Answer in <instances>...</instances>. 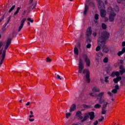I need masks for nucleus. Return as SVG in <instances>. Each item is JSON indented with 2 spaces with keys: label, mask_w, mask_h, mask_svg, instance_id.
<instances>
[{
  "label": "nucleus",
  "mask_w": 125,
  "mask_h": 125,
  "mask_svg": "<svg viewBox=\"0 0 125 125\" xmlns=\"http://www.w3.org/2000/svg\"><path fill=\"white\" fill-rule=\"evenodd\" d=\"M110 37V34L106 31L103 32L101 34L99 33V37L98 39V43L99 45L103 47V51L104 53H107L109 52V48L105 45L106 40H108Z\"/></svg>",
  "instance_id": "f257e3e1"
},
{
  "label": "nucleus",
  "mask_w": 125,
  "mask_h": 125,
  "mask_svg": "<svg viewBox=\"0 0 125 125\" xmlns=\"http://www.w3.org/2000/svg\"><path fill=\"white\" fill-rule=\"evenodd\" d=\"M103 95H104V92H101L98 95V97L100 98L99 101L100 104H103L104 103V104L103 105L102 114H103V115H105L106 114V108L107 107V105H108V103L105 102V100L101 98Z\"/></svg>",
  "instance_id": "f03ea898"
},
{
  "label": "nucleus",
  "mask_w": 125,
  "mask_h": 125,
  "mask_svg": "<svg viewBox=\"0 0 125 125\" xmlns=\"http://www.w3.org/2000/svg\"><path fill=\"white\" fill-rule=\"evenodd\" d=\"M11 38H8L6 42V44L4 47V50L3 51L2 55V59L1 60V62H0V65L3 63V61L4 60V59L5 58V53L6 52V49L8 48V46L10 45V44L11 43Z\"/></svg>",
  "instance_id": "7ed1b4c3"
},
{
  "label": "nucleus",
  "mask_w": 125,
  "mask_h": 125,
  "mask_svg": "<svg viewBox=\"0 0 125 125\" xmlns=\"http://www.w3.org/2000/svg\"><path fill=\"white\" fill-rule=\"evenodd\" d=\"M99 9H100V14L101 17H105L106 16V11L103 8H105L104 3L102 1H99L98 3Z\"/></svg>",
  "instance_id": "20e7f679"
},
{
  "label": "nucleus",
  "mask_w": 125,
  "mask_h": 125,
  "mask_svg": "<svg viewBox=\"0 0 125 125\" xmlns=\"http://www.w3.org/2000/svg\"><path fill=\"white\" fill-rule=\"evenodd\" d=\"M108 12H110L109 16V20L110 22H113L114 21V17L116 16V14L114 13L113 9L111 7H109L107 9Z\"/></svg>",
  "instance_id": "39448f33"
},
{
  "label": "nucleus",
  "mask_w": 125,
  "mask_h": 125,
  "mask_svg": "<svg viewBox=\"0 0 125 125\" xmlns=\"http://www.w3.org/2000/svg\"><path fill=\"white\" fill-rule=\"evenodd\" d=\"M83 74H86V82L88 83H90V79L89 78V70L88 69H84L83 70Z\"/></svg>",
  "instance_id": "423d86ee"
},
{
  "label": "nucleus",
  "mask_w": 125,
  "mask_h": 125,
  "mask_svg": "<svg viewBox=\"0 0 125 125\" xmlns=\"http://www.w3.org/2000/svg\"><path fill=\"white\" fill-rule=\"evenodd\" d=\"M83 61L82 59H80L79 65V73L82 74L83 72Z\"/></svg>",
  "instance_id": "0eeeda50"
},
{
  "label": "nucleus",
  "mask_w": 125,
  "mask_h": 125,
  "mask_svg": "<svg viewBox=\"0 0 125 125\" xmlns=\"http://www.w3.org/2000/svg\"><path fill=\"white\" fill-rule=\"evenodd\" d=\"M89 1V0H86V2L85 3V8L83 12L84 15H86V13H87V12L88 11L89 7L88 5H87V3H88Z\"/></svg>",
  "instance_id": "6e6552de"
},
{
  "label": "nucleus",
  "mask_w": 125,
  "mask_h": 125,
  "mask_svg": "<svg viewBox=\"0 0 125 125\" xmlns=\"http://www.w3.org/2000/svg\"><path fill=\"white\" fill-rule=\"evenodd\" d=\"M25 21H26V18H24L21 21V24L20 27H19V32H20L21 30H22V28H23V27L24 26V23H25Z\"/></svg>",
  "instance_id": "1a4fd4ad"
},
{
  "label": "nucleus",
  "mask_w": 125,
  "mask_h": 125,
  "mask_svg": "<svg viewBox=\"0 0 125 125\" xmlns=\"http://www.w3.org/2000/svg\"><path fill=\"white\" fill-rule=\"evenodd\" d=\"M84 59L86 63V66H87V67H89V66H90V60H89V59L87 57V56L86 55H85Z\"/></svg>",
  "instance_id": "9d476101"
},
{
  "label": "nucleus",
  "mask_w": 125,
  "mask_h": 125,
  "mask_svg": "<svg viewBox=\"0 0 125 125\" xmlns=\"http://www.w3.org/2000/svg\"><path fill=\"white\" fill-rule=\"evenodd\" d=\"M91 34H92V31L91 30V27H89L87 29V30L86 32V37H89V36H90L91 35Z\"/></svg>",
  "instance_id": "9b49d317"
},
{
  "label": "nucleus",
  "mask_w": 125,
  "mask_h": 125,
  "mask_svg": "<svg viewBox=\"0 0 125 125\" xmlns=\"http://www.w3.org/2000/svg\"><path fill=\"white\" fill-rule=\"evenodd\" d=\"M82 112L80 111H78L76 112V116L77 118H78V119H80V120H82L83 116H82Z\"/></svg>",
  "instance_id": "f8f14e48"
},
{
  "label": "nucleus",
  "mask_w": 125,
  "mask_h": 125,
  "mask_svg": "<svg viewBox=\"0 0 125 125\" xmlns=\"http://www.w3.org/2000/svg\"><path fill=\"white\" fill-rule=\"evenodd\" d=\"M103 57V54H102V53L101 52L98 53L96 57V59L97 60H100V59H101V58H102Z\"/></svg>",
  "instance_id": "ddd939ff"
},
{
  "label": "nucleus",
  "mask_w": 125,
  "mask_h": 125,
  "mask_svg": "<svg viewBox=\"0 0 125 125\" xmlns=\"http://www.w3.org/2000/svg\"><path fill=\"white\" fill-rule=\"evenodd\" d=\"M76 109H77L76 104H73L72 105H71V106L70 107L69 111L74 112V111H75Z\"/></svg>",
  "instance_id": "4468645a"
},
{
  "label": "nucleus",
  "mask_w": 125,
  "mask_h": 125,
  "mask_svg": "<svg viewBox=\"0 0 125 125\" xmlns=\"http://www.w3.org/2000/svg\"><path fill=\"white\" fill-rule=\"evenodd\" d=\"M122 80V77H117L116 78H114L113 79V82L114 83H118L120 81Z\"/></svg>",
  "instance_id": "2eb2a0df"
},
{
  "label": "nucleus",
  "mask_w": 125,
  "mask_h": 125,
  "mask_svg": "<svg viewBox=\"0 0 125 125\" xmlns=\"http://www.w3.org/2000/svg\"><path fill=\"white\" fill-rule=\"evenodd\" d=\"M120 73L121 75H124V73H125V68H124V66L123 65H120Z\"/></svg>",
  "instance_id": "dca6fc26"
},
{
  "label": "nucleus",
  "mask_w": 125,
  "mask_h": 125,
  "mask_svg": "<svg viewBox=\"0 0 125 125\" xmlns=\"http://www.w3.org/2000/svg\"><path fill=\"white\" fill-rule=\"evenodd\" d=\"M88 115L90 116V120H93L94 119V113L93 112H89Z\"/></svg>",
  "instance_id": "f3484780"
},
{
  "label": "nucleus",
  "mask_w": 125,
  "mask_h": 125,
  "mask_svg": "<svg viewBox=\"0 0 125 125\" xmlns=\"http://www.w3.org/2000/svg\"><path fill=\"white\" fill-rule=\"evenodd\" d=\"M118 89H119V85H116L115 86V89H113L112 90V92L113 93H117V92L118 91Z\"/></svg>",
  "instance_id": "a211bd4d"
},
{
  "label": "nucleus",
  "mask_w": 125,
  "mask_h": 125,
  "mask_svg": "<svg viewBox=\"0 0 125 125\" xmlns=\"http://www.w3.org/2000/svg\"><path fill=\"white\" fill-rule=\"evenodd\" d=\"M125 52V47H124L122 49V51H119L118 53V56H121L122 54H124V53Z\"/></svg>",
  "instance_id": "6ab92c4d"
},
{
  "label": "nucleus",
  "mask_w": 125,
  "mask_h": 125,
  "mask_svg": "<svg viewBox=\"0 0 125 125\" xmlns=\"http://www.w3.org/2000/svg\"><path fill=\"white\" fill-rule=\"evenodd\" d=\"M74 52L75 54H76V55H78L79 54V49H78V47H75L74 49Z\"/></svg>",
  "instance_id": "aec40b11"
},
{
  "label": "nucleus",
  "mask_w": 125,
  "mask_h": 125,
  "mask_svg": "<svg viewBox=\"0 0 125 125\" xmlns=\"http://www.w3.org/2000/svg\"><path fill=\"white\" fill-rule=\"evenodd\" d=\"M88 118V114H86L85 116L84 117L83 119L81 120L82 123H83V122H85V120H87Z\"/></svg>",
  "instance_id": "412c9836"
},
{
  "label": "nucleus",
  "mask_w": 125,
  "mask_h": 125,
  "mask_svg": "<svg viewBox=\"0 0 125 125\" xmlns=\"http://www.w3.org/2000/svg\"><path fill=\"white\" fill-rule=\"evenodd\" d=\"M92 91L94 92H99V91H100V89L96 87H95L92 89Z\"/></svg>",
  "instance_id": "4be33fe9"
},
{
  "label": "nucleus",
  "mask_w": 125,
  "mask_h": 125,
  "mask_svg": "<svg viewBox=\"0 0 125 125\" xmlns=\"http://www.w3.org/2000/svg\"><path fill=\"white\" fill-rule=\"evenodd\" d=\"M21 9V6L20 7H18L16 11L14 13V15H17V14H18L19 13V10Z\"/></svg>",
  "instance_id": "5701e85b"
},
{
  "label": "nucleus",
  "mask_w": 125,
  "mask_h": 125,
  "mask_svg": "<svg viewBox=\"0 0 125 125\" xmlns=\"http://www.w3.org/2000/svg\"><path fill=\"white\" fill-rule=\"evenodd\" d=\"M29 122H34L35 121L34 115H29Z\"/></svg>",
  "instance_id": "b1692460"
},
{
  "label": "nucleus",
  "mask_w": 125,
  "mask_h": 125,
  "mask_svg": "<svg viewBox=\"0 0 125 125\" xmlns=\"http://www.w3.org/2000/svg\"><path fill=\"white\" fill-rule=\"evenodd\" d=\"M94 108L96 109H99V108H101V105L99 104H97L96 105H95Z\"/></svg>",
  "instance_id": "393cba45"
},
{
  "label": "nucleus",
  "mask_w": 125,
  "mask_h": 125,
  "mask_svg": "<svg viewBox=\"0 0 125 125\" xmlns=\"http://www.w3.org/2000/svg\"><path fill=\"white\" fill-rule=\"evenodd\" d=\"M117 2L118 3H125V0H117Z\"/></svg>",
  "instance_id": "a878e982"
},
{
  "label": "nucleus",
  "mask_w": 125,
  "mask_h": 125,
  "mask_svg": "<svg viewBox=\"0 0 125 125\" xmlns=\"http://www.w3.org/2000/svg\"><path fill=\"white\" fill-rule=\"evenodd\" d=\"M102 27L104 30H105V29L107 28V26L104 23H102Z\"/></svg>",
  "instance_id": "bb28decb"
},
{
  "label": "nucleus",
  "mask_w": 125,
  "mask_h": 125,
  "mask_svg": "<svg viewBox=\"0 0 125 125\" xmlns=\"http://www.w3.org/2000/svg\"><path fill=\"white\" fill-rule=\"evenodd\" d=\"M14 8H15V5H14L12 6V7L9 10V13L11 12V11H12L13 9H14Z\"/></svg>",
  "instance_id": "cd10ccee"
},
{
  "label": "nucleus",
  "mask_w": 125,
  "mask_h": 125,
  "mask_svg": "<svg viewBox=\"0 0 125 125\" xmlns=\"http://www.w3.org/2000/svg\"><path fill=\"white\" fill-rule=\"evenodd\" d=\"M94 18L96 20H98V19H99V15L97 14H96L95 15Z\"/></svg>",
  "instance_id": "c85d7f7f"
},
{
  "label": "nucleus",
  "mask_w": 125,
  "mask_h": 125,
  "mask_svg": "<svg viewBox=\"0 0 125 125\" xmlns=\"http://www.w3.org/2000/svg\"><path fill=\"white\" fill-rule=\"evenodd\" d=\"M70 116H71V113H66V118L67 119H69V117H70Z\"/></svg>",
  "instance_id": "c756f323"
},
{
  "label": "nucleus",
  "mask_w": 125,
  "mask_h": 125,
  "mask_svg": "<svg viewBox=\"0 0 125 125\" xmlns=\"http://www.w3.org/2000/svg\"><path fill=\"white\" fill-rule=\"evenodd\" d=\"M100 48H101V47L98 45L96 48V51H99L100 50Z\"/></svg>",
  "instance_id": "7c9ffc66"
},
{
  "label": "nucleus",
  "mask_w": 125,
  "mask_h": 125,
  "mask_svg": "<svg viewBox=\"0 0 125 125\" xmlns=\"http://www.w3.org/2000/svg\"><path fill=\"white\" fill-rule=\"evenodd\" d=\"M27 21H29V22H31V23H33L34 22V20H32L30 18H28L27 19Z\"/></svg>",
  "instance_id": "2f4dec72"
},
{
  "label": "nucleus",
  "mask_w": 125,
  "mask_h": 125,
  "mask_svg": "<svg viewBox=\"0 0 125 125\" xmlns=\"http://www.w3.org/2000/svg\"><path fill=\"white\" fill-rule=\"evenodd\" d=\"M104 63H107V62H108V58H104Z\"/></svg>",
  "instance_id": "473e14b6"
},
{
  "label": "nucleus",
  "mask_w": 125,
  "mask_h": 125,
  "mask_svg": "<svg viewBox=\"0 0 125 125\" xmlns=\"http://www.w3.org/2000/svg\"><path fill=\"white\" fill-rule=\"evenodd\" d=\"M89 95L90 96H96V94H95V93H89Z\"/></svg>",
  "instance_id": "72a5a7b5"
},
{
  "label": "nucleus",
  "mask_w": 125,
  "mask_h": 125,
  "mask_svg": "<svg viewBox=\"0 0 125 125\" xmlns=\"http://www.w3.org/2000/svg\"><path fill=\"white\" fill-rule=\"evenodd\" d=\"M115 76H116V77H119V76H120V72H119L118 71L115 72Z\"/></svg>",
  "instance_id": "f704fd0d"
},
{
  "label": "nucleus",
  "mask_w": 125,
  "mask_h": 125,
  "mask_svg": "<svg viewBox=\"0 0 125 125\" xmlns=\"http://www.w3.org/2000/svg\"><path fill=\"white\" fill-rule=\"evenodd\" d=\"M115 10L116 12H118V11L120 10V9H119V7L116 6L115 8Z\"/></svg>",
  "instance_id": "c9c22d12"
},
{
  "label": "nucleus",
  "mask_w": 125,
  "mask_h": 125,
  "mask_svg": "<svg viewBox=\"0 0 125 125\" xmlns=\"http://www.w3.org/2000/svg\"><path fill=\"white\" fill-rule=\"evenodd\" d=\"M3 43L1 42H0V49L2 46ZM1 54V50L0 51V55Z\"/></svg>",
  "instance_id": "e433bc0d"
},
{
  "label": "nucleus",
  "mask_w": 125,
  "mask_h": 125,
  "mask_svg": "<svg viewBox=\"0 0 125 125\" xmlns=\"http://www.w3.org/2000/svg\"><path fill=\"white\" fill-rule=\"evenodd\" d=\"M90 47H91V44H87V45H86V48H90Z\"/></svg>",
  "instance_id": "4c0bfd02"
},
{
  "label": "nucleus",
  "mask_w": 125,
  "mask_h": 125,
  "mask_svg": "<svg viewBox=\"0 0 125 125\" xmlns=\"http://www.w3.org/2000/svg\"><path fill=\"white\" fill-rule=\"evenodd\" d=\"M57 79H58L59 80H62V78H61V77L60 75H57Z\"/></svg>",
  "instance_id": "58836bf2"
},
{
  "label": "nucleus",
  "mask_w": 125,
  "mask_h": 125,
  "mask_svg": "<svg viewBox=\"0 0 125 125\" xmlns=\"http://www.w3.org/2000/svg\"><path fill=\"white\" fill-rule=\"evenodd\" d=\"M108 79H109V77H106L105 78V83H108V82H109V81H108Z\"/></svg>",
  "instance_id": "ea45409f"
},
{
  "label": "nucleus",
  "mask_w": 125,
  "mask_h": 125,
  "mask_svg": "<svg viewBox=\"0 0 125 125\" xmlns=\"http://www.w3.org/2000/svg\"><path fill=\"white\" fill-rule=\"evenodd\" d=\"M51 61V60L49 59V58H46V62H50Z\"/></svg>",
  "instance_id": "a19ab883"
},
{
  "label": "nucleus",
  "mask_w": 125,
  "mask_h": 125,
  "mask_svg": "<svg viewBox=\"0 0 125 125\" xmlns=\"http://www.w3.org/2000/svg\"><path fill=\"white\" fill-rule=\"evenodd\" d=\"M111 77H112L113 78H114V77H115V76H116V74H115V72H112L111 75Z\"/></svg>",
  "instance_id": "79ce46f5"
},
{
  "label": "nucleus",
  "mask_w": 125,
  "mask_h": 125,
  "mask_svg": "<svg viewBox=\"0 0 125 125\" xmlns=\"http://www.w3.org/2000/svg\"><path fill=\"white\" fill-rule=\"evenodd\" d=\"M104 120V117H102L101 119H99V122H102Z\"/></svg>",
  "instance_id": "37998d69"
},
{
  "label": "nucleus",
  "mask_w": 125,
  "mask_h": 125,
  "mask_svg": "<svg viewBox=\"0 0 125 125\" xmlns=\"http://www.w3.org/2000/svg\"><path fill=\"white\" fill-rule=\"evenodd\" d=\"M77 45L78 48H80V47H81V43H78L77 44Z\"/></svg>",
  "instance_id": "c03bdc74"
},
{
  "label": "nucleus",
  "mask_w": 125,
  "mask_h": 125,
  "mask_svg": "<svg viewBox=\"0 0 125 125\" xmlns=\"http://www.w3.org/2000/svg\"><path fill=\"white\" fill-rule=\"evenodd\" d=\"M98 125V121H96L94 122V125Z\"/></svg>",
  "instance_id": "a18cd8bd"
},
{
  "label": "nucleus",
  "mask_w": 125,
  "mask_h": 125,
  "mask_svg": "<svg viewBox=\"0 0 125 125\" xmlns=\"http://www.w3.org/2000/svg\"><path fill=\"white\" fill-rule=\"evenodd\" d=\"M96 35H97V33H96V32H94V33H93V36L94 37H96Z\"/></svg>",
  "instance_id": "49530a36"
},
{
  "label": "nucleus",
  "mask_w": 125,
  "mask_h": 125,
  "mask_svg": "<svg viewBox=\"0 0 125 125\" xmlns=\"http://www.w3.org/2000/svg\"><path fill=\"white\" fill-rule=\"evenodd\" d=\"M108 21V18H104V22H107Z\"/></svg>",
  "instance_id": "de8ad7c7"
},
{
  "label": "nucleus",
  "mask_w": 125,
  "mask_h": 125,
  "mask_svg": "<svg viewBox=\"0 0 125 125\" xmlns=\"http://www.w3.org/2000/svg\"><path fill=\"white\" fill-rule=\"evenodd\" d=\"M108 94L110 96H112V93H111V92H108Z\"/></svg>",
  "instance_id": "09e8293b"
},
{
  "label": "nucleus",
  "mask_w": 125,
  "mask_h": 125,
  "mask_svg": "<svg viewBox=\"0 0 125 125\" xmlns=\"http://www.w3.org/2000/svg\"><path fill=\"white\" fill-rule=\"evenodd\" d=\"M87 42H90V39H87L86 40Z\"/></svg>",
  "instance_id": "8fccbe9b"
},
{
  "label": "nucleus",
  "mask_w": 125,
  "mask_h": 125,
  "mask_svg": "<svg viewBox=\"0 0 125 125\" xmlns=\"http://www.w3.org/2000/svg\"><path fill=\"white\" fill-rule=\"evenodd\" d=\"M30 116H34L33 115V111H30Z\"/></svg>",
  "instance_id": "3c124183"
},
{
  "label": "nucleus",
  "mask_w": 125,
  "mask_h": 125,
  "mask_svg": "<svg viewBox=\"0 0 125 125\" xmlns=\"http://www.w3.org/2000/svg\"><path fill=\"white\" fill-rule=\"evenodd\" d=\"M26 106H29L30 105V102H27V104H26Z\"/></svg>",
  "instance_id": "603ef678"
},
{
  "label": "nucleus",
  "mask_w": 125,
  "mask_h": 125,
  "mask_svg": "<svg viewBox=\"0 0 125 125\" xmlns=\"http://www.w3.org/2000/svg\"><path fill=\"white\" fill-rule=\"evenodd\" d=\"M120 63H121V64H123L124 63V61L121 60H120Z\"/></svg>",
  "instance_id": "864d4df0"
},
{
  "label": "nucleus",
  "mask_w": 125,
  "mask_h": 125,
  "mask_svg": "<svg viewBox=\"0 0 125 125\" xmlns=\"http://www.w3.org/2000/svg\"><path fill=\"white\" fill-rule=\"evenodd\" d=\"M83 107H84V108H88V106L86 105H84Z\"/></svg>",
  "instance_id": "5fc2aeb1"
},
{
  "label": "nucleus",
  "mask_w": 125,
  "mask_h": 125,
  "mask_svg": "<svg viewBox=\"0 0 125 125\" xmlns=\"http://www.w3.org/2000/svg\"><path fill=\"white\" fill-rule=\"evenodd\" d=\"M3 19H0V22H1L2 21V20H3Z\"/></svg>",
  "instance_id": "6e6d98bb"
},
{
  "label": "nucleus",
  "mask_w": 125,
  "mask_h": 125,
  "mask_svg": "<svg viewBox=\"0 0 125 125\" xmlns=\"http://www.w3.org/2000/svg\"><path fill=\"white\" fill-rule=\"evenodd\" d=\"M27 24H28V25L29 26H30V22H27Z\"/></svg>",
  "instance_id": "4d7b16f0"
},
{
  "label": "nucleus",
  "mask_w": 125,
  "mask_h": 125,
  "mask_svg": "<svg viewBox=\"0 0 125 125\" xmlns=\"http://www.w3.org/2000/svg\"><path fill=\"white\" fill-rule=\"evenodd\" d=\"M33 0H30V2H33Z\"/></svg>",
  "instance_id": "13d9d810"
},
{
  "label": "nucleus",
  "mask_w": 125,
  "mask_h": 125,
  "mask_svg": "<svg viewBox=\"0 0 125 125\" xmlns=\"http://www.w3.org/2000/svg\"><path fill=\"white\" fill-rule=\"evenodd\" d=\"M20 103H22V100H21L20 101Z\"/></svg>",
  "instance_id": "bf43d9fd"
},
{
  "label": "nucleus",
  "mask_w": 125,
  "mask_h": 125,
  "mask_svg": "<svg viewBox=\"0 0 125 125\" xmlns=\"http://www.w3.org/2000/svg\"><path fill=\"white\" fill-rule=\"evenodd\" d=\"M104 3L106 4V3H107V1H105Z\"/></svg>",
  "instance_id": "052dcab7"
},
{
  "label": "nucleus",
  "mask_w": 125,
  "mask_h": 125,
  "mask_svg": "<svg viewBox=\"0 0 125 125\" xmlns=\"http://www.w3.org/2000/svg\"><path fill=\"white\" fill-rule=\"evenodd\" d=\"M106 72L107 73V74H108V69H106Z\"/></svg>",
  "instance_id": "680f3d73"
},
{
  "label": "nucleus",
  "mask_w": 125,
  "mask_h": 125,
  "mask_svg": "<svg viewBox=\"0 0 125 125\" xmlns=\"http://www.w3.org/2000/svg\"><path fill=\"white\" fill-rule=\"evenodd\" d=\"M70 0V1H72V0Z\"/></svg>",
  "instance_id": "e2e57ef3"
},
{
  "label": "nucleus",
  "mask_w": 125,
  "mask_h": 125,
  "mask_svg": "<svg viewBox=\"0 0 125 125\" xmlns=\"http://www.w3.org/2000/svg\"><path fill=\"white\" fill-rule=\"evenodd\" d=\"M0 37H1V36H0Z\"/></svg>",
  "instance_id": "0e129e2a"
}]
</instances>
